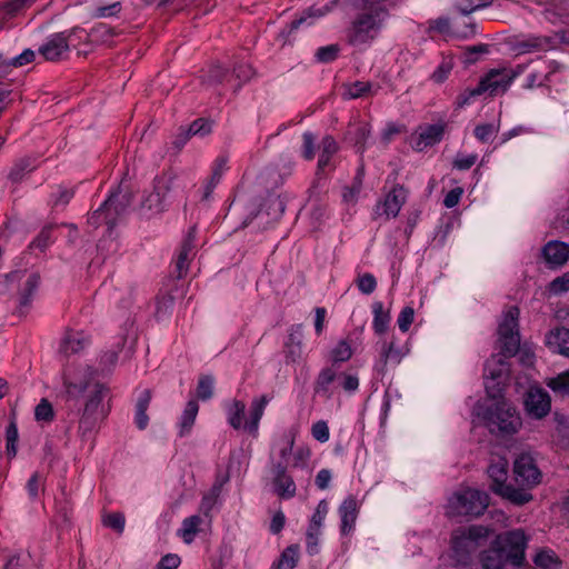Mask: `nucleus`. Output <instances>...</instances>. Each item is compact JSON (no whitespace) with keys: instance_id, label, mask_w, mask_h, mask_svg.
Here are the masks:
<instances>
[{"instance_id":"obj_1","label":"nucleus","mask_w":569,"mask_h":569,"mask_svg":"<svg viewBox=\"0 0 569 569\" xmlns=\"http://www.w3.org/2000/svg\"><path fill=\"white\" fill-rule=\"evenodd\" d=\"M527 537L520 529L496 536L488 549L480 553L482 569L519 568L526 565Z\"/></svg>"},{"instance_id":"obj_2","label":"nucleus","mask_w":569,"mask_h":569,"mask_svg":"<svg viewBox=\"0 0 569 569\" xmlns=\"http://www.w3.org/2000/svg\"><path fill=\"white\" fill-rule=\"evenodd\" d=\"M270 398L267 395L253 398L249 408V416L246 419V402L232 399L224 402L223 408L228 425L236 431H244L253 438L258 437L260 420L264 413Z\"/></svg>"},{"instance_id":"obj_3","label":"nucleus","mask_w":569,"mask_h":569,"mask_svg":"<svg viewBox=\"0 0 569 569\" xmlns=\"http://www.w3.org/2000/svg\"><path fill=\"white\" fill-rule=\"evenodd\" d=\"M492 533L493 529L491 527L481 525H471L453 530L450 545L457 565L469 566L472 553L483 546Z\"/></svg>"},{"instance_id":"obj_4","label":"nucleus","mask_w":569,"mask_h":569,"mask_svg":"<svg viewBox=\"0 0 569 569\" xmlns=\"http://www.w3.org/2000/svg\"><path fill=\"white\" fill-rule=\"evenodd\" d=\"M388 17L389 11L385 6L362 10L347 31L348 43L353 47L371 43L380 34Z\"/></svg>"},{"instance_id":"obj_5","label":"nucleus","mask_w":569,"mask_h":569,"mask_svg":"<svg viewBox=\"0 0 569 569\" xmlns=\"http://www.w3.org/2000/svg\"><path fill=\"white\" fill-rule=\"evenodd\" d=\"M509 463L505 458L492 460L487 468V475L490 479L489 489L497 496L510 503L521 507L533 499L531 492L526 489H517L511 482H508Z\"/></svg>"},{"instance_id":"obj_6","label":"nucleus","mask_w":569,"mask_h":569,"mask_svg":"<svg viewBox=\"0 0 569 569\" xmlns=\"http://www.w3.org/2000/svg\"><path fill=\"white\" fill-rule=\"evenodd\" d=\"M488 505V493L478 489L463 488L449 498L447 515L449 517L477 518L483 515Z\"/></svg>"},{"instance_id":"obj_7","label":"nucleus","mask_w":569,"mask_h":569,"mask_svg":"<svg viewBox=\"0 0 569 569\" xmlns=\"http://www.w3.org/2000/svg\"><path fill=\"white\" fill-rule=\"evenodd\" d=\"M520 310L517 306L509 307L502 315V320L498 325L499 356L503 358L515 357L520 348L519 332Z\"/></svg>"},{"instance_id":"obj_8","label":"nucleus","mask_w":569,"mask_h":569,"mask_svg":"<svg viewBox=\"0 0 569 569\" xmlns=\"http://www.w3.org/2000/svg\"><path fill=\"white\" fill-rule=\"evenodd\" d=\"M482 420L491 433L501 436L516 433L521 425L515 409L507 407L505 402L487 407L482 412Z\"/></svg>"},{"instance_id":"obj_9","label":"nucleus","mask_w":569,"mask_h":569,"mask_svg":"<svg viewBox=\"0 0 569 569\" xmlns=\"http://www.w3.org/2000/svg\"><path fill=\"white\" fill-rule=\"evenodd\" d=\"M84 34L86 31L81 27H73L69 30L56 32L49 36L46 42L40 46L38 50L39 54L42 56L46 61H61L70 51V46H77L74 40L77 39L79 43Z\"/></svg>"},{"instance_id":"obj_10","label":"nucleus","mask_w":569,"mask_h":569,"mask_svg":"<svg viewBox=\"0 0 569 569\" xmlns=\"http://www.w3.org/2000/svg\"><path fill=\"white\" fill-rule=\"evenodd\" d=\"M513 479L519 485L517 489H526L530 492L542 480V472L538 468L536 459L529 452H521L513 461Z\"/></svg>"},{"instance_id":"obj_11","label":"nucleus","mask_w":569,"mask_h":569,"mask_svg":"<svg viewBox=\"0 0 569 569\" xmlns=\"http://www.w3.org/2000/svg\"><path fill=\"white\" fill-rule=\"evenodd\" d=\"M448 129L449 123L443 119H440L436 123L419 126L410 136V146L415 151L422 152L427 148L440 143Z\"/></svg>"},{"instance_id":"obj_12","label":"nucleus","mask_w":569,"mask_h":569,"mask_svg":"<svg viewBox=\"0 0 569 569\" xmlns=\"http://www.w3.org/2000/svg\"><path fill=\"white\" fill-rule=\"evenodd\" d=\"M508 358L496 355L485 363L483 377L486 379V390L492 398L499 396L502 391L501 385L509 375Z\"/></svg>"},{"instance_id":"obj_13","label":"nucleus","mask_w":569,"mask_h":569,"mask_svg":"<svg viewBox=\"0 0 569 569\" xmlns=\"http://www.w3.org/2000/svg\"><path fill=\"white\" fill-rule=\"evenodd\" d=\"M523 408L528 417L543 419L551 411V397L542 387L530 386L523 395Z\"/></svg>"},{"instance_id":"obj_14","label":"nucleus","mask_w":569,"mask_h":569,"mask_svg":"<svg viewBox=\"0 0 569 569\" xmlns=\"http://www.w3.org/2000/svg\"><path fill=\"white\" fill-rule=\"evenodd\" d=\"M39 166V157L34 154H26L14 159L6 176L11 193H14Z\"/></svg>"},{"instance_id":"obj_15","label":"nucleus","mask_w":569,"mask_h":569,"mask_svg":"<svg viewBox=\"0 0 569 569\" xmlns=\"http://www.w3.org/2000/svg\"><path fill=\"white\" fill-rule=\"evenodd\" d=\"M132 201L133 194L121 186L117 190L110 192L109 197L103 201V208H109V213L107 216L108 230L113 229L118 218L126 213Z\"/></svg>"},{"instance_id":"obj_16","label":"nucleus","mask_w":569,"mask_h":569,"mask_svg":"<svg viewBox=\"0 0 569 569\" xmlns=\"http://www.w3.org/2000/svg\"><path fill=\"white\" fill-rule=\"evenodd\" d=\"M319 149L320 153L316 168V177L321 179L327 172L335 171L337 166L333 157L338 153L340 148L333 136L326 134L320 141Z\"/></svg>"},{"instance_id":"obj_17","label":"nucleus","mask_w":569,"mask_h":569,"mask_svg":"<svg viewBox=\"0 0 569 569\" xmlns=\"http://www.w3.org/2000/svg\"><path fill=\"white\" fill-rule=\"evenodd\" d=\"M516 76V72L509 74L505 71L491 69L480 79V90L483 93L488 92L490 97L503 93L510 87Z\"/></svg>"},{"instance_id":"obj_18","label":"nucleus","mask_w":569,"mask_h":569,"mask_svg":"<svg viewBox=\"0 0 569 569\" xmlns=\"http://www.w3.org/2000/svg\"><path fill=\"white\" fill-rule=\"evenodd\" d=\"M272 486L274 493L281 499H291L296 496L297 487L290 475L287 473V463L279 461L272 465Z\"/></svg>"},{"instance_id":"obj_19","label":"nucleus","mask_w":569,"mask_h":569,"mask_svg":"<svg viewBox=\"0 0 569 569\" xmlns=\"http://www.w3.org/2000/svg\"><path fill=\"white\" fill-rule=\"evenodd\" d=\"M371 134V127L366 121L350 122L343 133V140L356 149V152L363 154L367 149V141Z\"/></svg>"},{"instance_id":"obj_20","label":"nucleus","mask_w":569,"mask_h":569,"mask_svg":"<svg viewBox=\"0 0 569 569\" xmlns=\"http://www.w3.org/2000/svg\"><path fill=\"white\" fill-rule=\"evenodd\" d=\"M329 11V8L326 6L321 8L310 7L305 10L299 18L293 19L290 23H288L277 36V40L281 42V46L292 44L293 39L291 36L305 23L308 22L310 18H320L325 16Z\"/></svg>"},{"instance_id":"obj_21","label":"nucleus","mask_w":569,"mask_h":569,"mask_svg":"<svg viewBox=\"0 0 569 569\" xmlns=\"http://www.w3.org/2000/svg\"><path fill=\"white\" fill-rule=\"evenodd\" d=\"M302 325H292L288 330V337L283 343V355L287 365L297 363L302 356Z\"/></svg>"},{"instance_id":"obj_22","label":"nucleus","mask_w":569,"mask_h":569,"mask_svg":"<svg viewBox=\"0 0 569 569\" xmlns=\"http://www.w3.org/2000/svg\"><path fill=\"white\" fill-rule=\"evenodd\" d=\"M196 227L189 229L186 238L183 239L177 260L174 262V281L184 278L189 271L190 253L194 248Z\"/></svg>"},{"instance_id":"obj_23","label":"nucleus","mask_w":569,"mask_h":569,"mask_svg":"<svg viewBox=\"0 0 569 569\" xmlns=\"http://www.w3.org/2000/svg\"><path fill=\"white\" fill-rule=\"evenodd\" d=\"M408 191L401 184H396L386 196L383 202L377 204V209L382 208L386 218H396L401 207L407 200Z\"/></svg>"},{"instance_id":"obj_24","label":"nucleus","mask_w":569,"mask_h":569,"mask_svg":"<svg viewBox=\"0 0 569 569\" xmlns=\"http://www.w3.org/2000/svg\"><path fill=\"white\" fill-rule=\"evenodd\" d=\"M359 508V502L352 495L348 496L340 505L338 512L341 519L340 532L342 536L349 535L355 529Z\"/></svg>"},{"instance_id":"obj_25","label":"nucleus","mask_w":569,"mask_h":569,"mask_svg":"<svg viewBox=\"0 0 569 569\" xmlns=\"http://www.w3.org/2000/svg\"><path fill=\"white\" fill-rule=\"evenodd\" d=\"M108 393L109 389L104 385L96 383L93 392L86 401L82 413L104 419L110 409H104L102 401Z\"/></svg>"},{"instance_id":"obj_26","label":"nucleus","mask_w":569,"mask_h":569,"mask_svg":"<svg viewBox=\"0 0 569 569\" xmlns=\"http://www.w3.org/2000/svg\"><path fill=\"white\" fill-rule=\"evenodd\" d=\"M542 256L546 262L552 267H560L569 260V244L552 240L542 248Z\"/></svg>"},{"instance_id":"obj_27","label":"nucleus","mask_w":569,"mask_h":569,"mask_svg":"<svg viewBox=\"0 0 569 569\" xmlns=\"http://www.w3.org/2000/svg\"><path fill=\"white\" fill-rule=\"evenodd\" d=\"M176 180L177 177L171 171H163L153 179L156 191L159 192L160 198L167 207L172 202L177 193L178 187Z\"/></svg>"},{"instance_id":"obj_28","label":"nucleus","mask_w":569,"mask_h":569,"mask_svg":"<svg viewBox=\"0 0 569 569\" xmlns=\"http://www.w3.org/2000/svg\"><path fill=\"white\" fill-rule=\"evenodd\" d=\"M40 281L41 278L38 272H33L28 277L23 290L20 293L19 305L16 310V315L19 317H24L28 313L33 296L40 286Z\"/></svg>"},{"instance_id":"obj_29","label":"nucleus","mask_w":569,"mask_h":569,"mask_svg":"<svg viewBox=\"0 0 569 569\" xmlns=\"http://www.w3.org/2000/svg\"><path fill=\"white\" fill-rule=\"evenodd\" d=\"M547 347L556 353L569 358V329L557 327L546 335Z\"/></svg>"},{"instance_id":"obj_30","label":"nucleus","mask_w":569,"mask_h":569,"mask_svg":"<svg viewBox=\"0 0 569 569\" xmlns=\"http://www.w3.org/2000/svg\"><path fill=\"white\" fill-rule=\"evenodd\" d=\"M173 282L172 287L168 290L160 289L158 295L156 296V311L154 317L157 320H161L164 317L171 315L176 297L173 295V290H178L177 283L174 280L170 279Z\"/></svg>"},{"instance_id":"obj_31","label":"nucleus","mask_w":569,"mask_h":569,"mask_svg":"<svg viewBox=\"0 0 569 569\" xmlns=\"http://www.w3.org/2000/svg\"><path fill=\"white\" fill-rule=\"evenodd\" d=\"M152 400V391L150 389L142 390L136 401L134 405V417L133 421L136 427L139 430L147 429L149 425V416L147 415V410Z\"/></svg>"},{"instance_id":"obj_32","label":"nucleus","mask_w":569,"mask_h":569,"mask_svg":"<svg viewBox=\"0 0 569 569\" xmlns=\"http://www.w3.org/2000/svg\"><path fill=\"white\" fill-rule=\"evenodd\" d=\"M198 412H199L198 401L196 399H190L186 403V407L180 417L179 432H178V436L180 438H183V437L190 435Z\"/></svg>"},{"instance_id":"obj_33","label":"nucleus","mask_w":569,"mask_h":569,"mask_svg":"<svg viewBox=\"0 0 569 569\" xmlns=\"http://www.w3.org/2000/svg\"><path fill=\"white\" fill-rule=\"evenodd\" d=\"M372 312H373V321H372V329L376 335L382 336L385 335L390 325V312L385 310L383 303L381 301H376L372 305Z\"/></svg>"},{"instance_id":"obj_34","label":"nucleus","mask_w":569,"mask_h":569,"mask_svg":"<svg viewBox=\"0 0 569 569\" xmlns=\"http://www.w3.org/2000/svg\"><path fill=\"white\" fill-rule=\"evenodd\" d=\"M89 343V339L82 337L81 332L68 331L62 340L60 350L66 355H73L81 351Z\"/></svg>"},{"instance_id":"obj_35","label":"nucleus","mask_w":569,"mask_h":569,"mask_svg":"<svg viewBox=\"0 0 569 569\" xmlns=\"http://www.w3.org/2000/svg\"><path fill=\"white\" fill-rule=\"evenodd\" d=\"M338 373L332 365L330 367L322 368L318 373L313 390L315 393L330 396L329 387L337 379Z\"/></svg>"},{"instance_id":"obj_36","label":"nucleus","mask_w":569,"mask_h":569,"mask_svg":"<svg viewBox=\"0 0 569 569\" xmlns=\"http://www.w3.org/2000/svg\"><path fill=\"white\" fill-rule=\"evenodd\" d=\"M58 228L57 223H48L38 233V236L29 243L28 249L33 250L38 249L41 252H44L49 246L53 242L52 233L54 229Z\"/></svg>"},{"instance_id":"obj_37","label":"nucleus","mask_w":569,"mask_h":569,"mask_svg":"<svg viewBox=\"0 0 569 569\" xmlns=\"http://www.w3.org/2000/svg\"><path fill=\"white\" fill-rule=\"evenodd\" d=\"M19 432L16 418L12 417L6 427V455L9 460H12L18 452Z\"/></svg>"},{"instance_id":"obj_38","label":"nucleus","mask_w":569,"mask_h":569,"mask_svg":"<svg viewBox=\"0 0 569 569\" xmlns=\"http://www.w3.org/2000/svg\"><path fill=\"white\" fill-rule=\"evenodd\" d=\"M299 545L288 546L280 555L279 559L273 562V568L277 569H293L299 560Z\"/></svg>"},{"instance_id":"obj_39","label":"nucleus","mask_w":569,"mask_h":569,"mask_svg":"<svg viewBox=\"0 0 569 569\" xmlns=\"http://www.w3.org/2000/svg\"><path fill=\"white\" fill-rule=\"evenodd\" d=\"M546 386L556 395L569 397V370L545 380Z\"/></svg>"},{"instance_id":"obj_40","label":"nucleus","mask_w":569,"mask_h":569,"mask_svg":"<svg viewBox=\"0 0 569 569\" xmlns=\"http://www.w3.org/2000/svg\"><path fill=\"white\" fill-rule=\"evenodd\" d=\"M202 519L198 515L190 516L182 521V526L179 529V536L186 543H191L194 540L196 535L199 531V526Z\"/></svg>"},{"instance_id":"obj_41","label":"nucleus","mask_w":569,"mask_h":569,"mask_svg":"<svg viewBox=\"0 0 569 569\" xmlns=\"http://www.w3.org/2000/svg\"><path fill=\"white\" fill-rule=\"evenodd\" d=\"M533 562L541 569H559L561 560L551 549H542L533 558Z\"/></svg>"},{"instance_id":"obj_42","label":"nucleus","mask_w":569,"mask_h":569,"mask_svg":"<svg viewBox=\"0 0 569 569\" xmlns=\"http://www.w3.org/2000/svg\"><path fill=\"white\" fill-rule=\"evenodd\" d=\"M214 393V378L211 375H201L196 388L197 401H208Z\"/></svg>"},{"instance_id":"obj_43","label":"nucleus","mask_w":569,"mask_h":569,"mask_svg":"<svg viewBox=\"0 0 569 569\" xmlns=\"http://www.w3.org/2000/svg\"><path fill=\"white\" fill-rule=\"evenodd\" d=\"M101 522L106 528L113 530L117 535H122L126 526V517L123 512H104L101 516Z\"/></svg>"},{"instance_id":"obj_44","label":"nucleus","mask_w":569,"mask_h":569,"mask_svg":"<svg viewBox=\"0 0 569 569\" xmlns=\"http://www.w3.org/2000/svg\"><path fill=\"white\" fill-rule=\"evenodd\" d=\"M352 349L350 343L342 339L336 347L330 351V361L332 367L338 366L341 362L348 361L352 357Z\"/></svg>"},{"instance_id":"obj_45","label":"nucleus","mask_w":569,"mask_h":569,"mask_svg":"<svg viewBox=\"0 0 569 569\" xmlns=\"http://www.w3.org/2000/svg\"><path fill=\"white\" fill-rule=\"evenodd\" d=\"M142 210L151 211L154 213H161L167 210V204L160 198L159 192L153 187L152 191L142 198L141 204Z\"/></svg>"},{"instance_id":"obj_46","label":"nucleus","mask_w":569,"mask_h":569,"mask_svg":"<svg viewBox=\"0 0 569 569\" xmlns=\"http://www.w3.org/2000/svg\"><path fill=\"white\" fill-rule=\"evenodd\" d=\"M455 62L453 58L442 57V60L440 64L437 67V69L431 73L430 80L437 84L443 83L450 76L452 69H453Z\"/></svg>"},{"instance_id":"obj_47","label":"nucleus","mask_w":569,"mask_h":569,"mask_svg":"<svg viewBox=\"0 0 569 569\" xmlns=\"http://www.w3.org/2000/svg\"><path fill=\"white\" fill-rule=\"evenodd\" d=\"M229 79L228 69L222 66L214 64L209 68L207 73L203 76L202 82L207 86H217L221 84Z\"/></svg>"},{"instance_id":"obj_48","label":"nucleus","mask_w":569,"mask_h":569,"mask_svg":"<svg viewBox=\"0 0 569 569\" xmlns=\"http://www.w3.org/2000/svg\"><path fill=\"white\" fill-rule=\"evenodd\" d=\"M553 40L550 37H530L520 42V48L527 52H535L552 48Z\"/></svg>"},{"instance_id":"obj_49","label":"nucleus","mask_w":569,"mask_h":569,"mask_svg":"<svg viewBox=\"0 0 569 569\" xmlns=\"http://www.w3.org/2000/svg\"><path fill=\"white\" fill-rule=\"evenodd\" d=\"M493 0H455V8L461 14H470L471 12L486 8L492 3Z\"/></svg>"},{"instance_id":"obj_50","label":"nucleus","mask_w":569,"mask_h":569,"mask_svg":"<svg viewBox=\"0 0 569 569\" xmlns=\"http://www.w3.org/2000/svg\"><path fill=\"white\" fill-rule=\"evenodd\" d=\"M340 52V47L337 43L320 47L317 49L315 53V58L317 62L320 63H330L335 61Z\"/></svg>"},{"instance_id":"obj_51","label":"nucleus","mask_w":569,"mask_h":569,"mask_svg":"<svg viewBox=\"0 0 569 569\" xmlns=\"http://www.w3.org/2000/svg\"><path fill=\"white\" fill-rule=\"evenodd\" d=\"M400 360H401V352L399 349L395 348V343L393 342L385 343L382 347L381 355H380L379 363H380L381 368L379 370L382 371L383 368L386 367V365L388 363V361H391L393 363H399Z\"/></svg>"},{"instance_id":"obj_52","label":"nucleus","mask_w":569,"mask_h":569,"mask_svg":"<svg viewBox=\"0 0 569 569\" xmlns=\"http://www.w3.org/2000/svg\"><path fill=\"white\" fill-rule=\"evenodd\" d=\"M34 418L37 421L51 422L54 419V410L51 402L42 398L36 406Z\"/></svg>"},{"instance_id":"obj_53","label":"nucleus","mask_w":569,"mask_h":569,"mask_svg":"<svg viewBox=\"0 0 569 569\" xmlns=\"http://www.w3.org/2000/svg\"><path fill=\"white\" fill-rule=\"evenodd\" d=\"M316 156V136L306 131L302 134L301 157L306 161H312Z\"/></svg>"},{"instance_id":"obj_54","label":"nucleus","mask_w":569,"mask_h":569,"mask_svg":"<svg viewBox=\"0 0 569 569\" xmlns=\"http://www.w3.org/2000/svg\"><path fill=\"white\" fill-rule=\"evenodd\" d=\"M28 6H30L28 0H8L1 3L0 11L3 12V19H11Z\"/></svg>"},{"instance_id":"obj_55","label":"nucleus","mask_w":569,"mask_h":569,"mask_svg":"<svg viewBox=\"0 0 569 569\" xmlns=\"http://www.w3.org/2000/svg\"><path fill=\"white\" fill-rule=\"evenodd\" d=\"M499 126L493 123H482L476 126L473 130L475 137L482 143L491 141V139L498 133Z\"/></svg>"},{"instance_id":"obj_56","label":"nucleus","mask_w":569,"mask_h":569,"mask_svg":"<svg viewBox=\"0 0 569 569\" xmlns=\"http://www.w3.org/2000/svg\"><path fill=\"white\" fill-rule=\"evenodd\" d=\"M187 130L189 131L191 137L208 136L212 131V121H210L209 119H206V118H198L189 124Z\"/></svg>"},{"instance_id":"obj_57","label":"nucleus","mask_w":569,"mask_h":569,"mask_svg":"<svg viewBox=\"0 0 569 569\" xmlns=\"http://www.w3.org/2000/svg\"><path fill=\"white\" fill-rule=\"evenodd\" d=\"M477 153L465 154L462 152H458L452 161V168L459 171H466L469 170L477 162Z\"/></svg>"},{"instance_id":"obj_58","label":"nucleus","mask_w":569,"mask_h":569,"mask_svg":"<svg viewBox=\"0 0 569 569\" xmlns=\"http://www.w3.org/2000/svg\"><path fill=\"white\" fill-rule=\"evenodd\" d=\"M253 73V69L249 63H236L233 66L232 76H234L239 80L237 88H240L242 83L249 81L252 78Z\"/></svg>"},{"instance_id":"obj_59","label":"nucleus","mask_w":569,"mask_h":569,"mask_svg":"<svg viewBox=\"0 0 569 569\" xmlns=\"http://www.w3.org/2000/svg\"><path fill=\"white\" fill-rule=\"evenodd\" d=\"M101 418H97L93 416H88L82 413L79 419V428L78 431L81 436V438H84L87 435L91 433L96 427L98 426L99 421H101Z\"/></svg>"},{"instance_id":"obj_60","label":"nucleus","mask_w":569,"mask_h":569,"mask_svg":"<svg viewBox=\"0 0 569 569\" xmlns=\"http://www.w3.org/2000/svg\"><path fill=\"white\" fill-rule=\"evenodd\" d=\"M2 569H33L29 556L20 553L11 556Z\"/></svg>"},{"instance_id":"obj_61","label":"nucleus","mask_w":569,"mask_h":569,"mask_svg":"<svg viewBox=\"0 0 569 569\" xmlns=\"http://www.w3.org/2000/svg\"><path fill=\"white\" fill-rule=\"evenodd\" d=\"M371 90V83L368 81H355L348 87L346 96L348 99H358L366 96Z\"/></svg>"},{"instance_id":"obj_62","label":"nucleus","mask_w":569,"mask_h":569,"mask_svg":"<svg viewBox=\"0 0 569 569\" xmlns=\"http://www.w3.org/2000/svg\"><path fill=\"white\" fill-rule=\"evenodd\" d=\"M413 319L415 309L411 306H406L405 308H402L397 319V323L400 331L407 332L410 326L412 325Z\"/></svg>"},{"instance_id":"obj_63","label":"nucleus","mask_w":569,"mask_h":569,"mask_svg":"<svg viewBox=\"0 0 569 569\" xmlns=\"http://www.w3.org/2000/svg\"><path fill=\"white\" fill-rule=\"evenodd\" d=\"M357 286L362 293L370 295L377 288V280L372 273L367 272L357 279Z\"/></svg>"},{"instance_id":"obj_64","label":"nucleus","mask_w":569,"mask_h":569,"mask_svg":"<svg viewBox=\"0 0 569 569\" xmlns=\"http://www.w3.org/2000/svg\"><path fill=\"white\" fill-rule=\"evenodd\" d=\"M549 291L555 295H560V293L569 291V272L555 278L549 283Z\"/></svg>"}]
</instances>
